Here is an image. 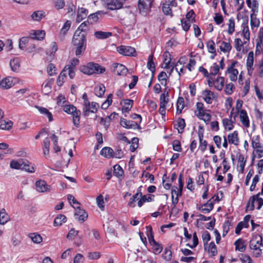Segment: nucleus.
I'll return each mask as SVG.
<instances>
[{
	"label": "nucleus",
	"instance_id": "nucleus-1",
	"mask_svg": "<svg viewBox=\"0 0 263 263\" xmlns=\"http://www.w3.org/2000/svg\"><path fill=\"white\" fill-rule=\"evenodd\" d=\"M87 45L86 37L84 34L74 33L72 41V50L74 51L77 57L82 55L86 50Z\"/></svg>",
	"mask_w": 263,
	"mask_h": 263
},
{
	"label": "nucleus",
	"instance_id": "nucleus-2",
	"mask_svg": "<svg viewBox=\"0 0 263 263\" xmlns=\"http://www.w3.org/2000/svg\"><path fill=\"white\" fill-rule=\"evenodd\" d=\"M80 70L84 74L91 75L94 73H102L105 72V68L97 63L90 62L86 65L81 66L80 67Z\"/></svg>",
	"mask_w": 263,
	"mask_h": 263
},
{
	"label": "nucleus",
	"instance_id": "nucleus-3",
	"mask_svg": "<svg viewBox=\"0 0 263 263\" xmlns=\"http://www.w3.org/2000/svg\"><path fill=\"white\" fill-rule=\"evenodd\" d=\"M63 110L68 113L71 114L73 116V123L77 127L79 126L80 118L81 116V111L77 110V108L73 105H66L63 107Z\"/></svg>",
	"mask_w": 263,
	"mask_h": 263
},
{
	"label": "nucleus",
	"instance_id": "nucleus-4",
	"mask_svg": "<svg viewBox=\"0 0 263 263\" xmlns=\"http://www.w3.org/2000/svg\"><path fill=\"white\" fill-rule=\"evenodd\" d=\"M153 0H139L138 8L140 13L146 15L151 11Z\"/></svg>",
	"mask_w": 263,
	"mask_h": 263
},
{
	"label": "nucleus",
	"instance_id": "nucleus-5",
	"mask_svg": "<svg viewBox=\"0 0 263 263\" xmlns=\"http://www.w3.org/2000/svg\"><path fill=\"white\" fill-rule=\"evenodd\" d=\"M107 9L114 10L122 7L125 0H102Z\"/></svg>",
	"mask_w": 263,
	"mask_h": 263
},
{
	"label": "nucleus",
	"instance_id": "nucleus-6",
	"mask_svg": "<svg viewBox=\"0 0 263 263\" xmlns=\"http://www.w3.org/2000/svg\"><path fill=\"white\" fill-rule=\"evenodd\" d=\"M117 51L121 54L125 56H135L136 50L130 46H120L118 47Z\"/></svg>",
	"mask_w": 263,
	"mask_h": 263
},
{
	"label": "nucleus",
	"instance_id": "nucleus-7",
	"mask_svg": "<svg viewBox=\"0 0 263 263\" xmlns=\"http://www.w3.org/2000/svg\"><path fill=\"white\" fill-rule=\"evenodd\" d=\"M112 72L118 76H125L128 71L127 68L123 65L114 63L112 65Z\"/></svg>",
	"mask_w": 263,
	"mask_h": 263
},
{
	"label": "nucleus",
	"instance_id": "nucleus-8",
	"mask_svg": "<svg viewBox=\"0 0 263 263\" xmlns=\"http://www.w3.org/2000/svg\"><path fill=\"white\" fill-rule=\"evenodd\" d=\"M262 238L260 235H255L250 241L249 247L251 249L258 250L259 247L262 246Z\"/></svg>",
	"mask_w": 263,
	"mask_h": 263
},
{
	"label": "nucleus",
	"instance_id": "nucleus-9",
	"mask_svg": "<svg viewBox=\"0 0 263 263\" xmlns=\"http://www.w3.org/2000/svg\"><path fill=\"white\" fill-rule=\"evenodd\" d=\"M214 204V201H211V199H210L204 204L198 205L197 208L204 214H206L210 213L213 209Z\"/></svg>",
	"mask_w": 263,
	"mask_h": 263
},
{
	"label": "nucleus",
	"instance_id": "nucleus-10",
	"mask_svg": "<svg viewBox=\"0 0 263 263\" xmlns=\"http://www.w3.org/2000/svg\"><path fill=\"white\" fill-rule=\"evenodd\" d=\"M35 187L36 191L41 193L48 192L50 190V186L47 184L45 181L42 180L36 181Z\"/></svg>",
	"mask_w": 263,
	"mask_h": 263
},
{
	"label": "nucleus",
	"instance_id": "nucleus-11",
	"mask_svg": "<svg viewBox=\"0 0 263 263\" xmlns=\"http://www.w3.org/2000/svg\"><path fill=\"white\" fill-rule=\"evenodd\" d=\"M75 208V207H74ZM77 209L76 212L74 214V216L76 219L79 221L84 222L85 221L87 217L88 214L85 211L81 209L79 206H76Z\"/></svg>",
	"mask_w": 263,
	"mask_h": 263
},
{
	"label": "nucleus",
	"instance_id": "nucleus-12",
	"mask_svg": "<svg viewBox=\"0 0 263 263\" xmlns=\"http://www.w3.org/2000/svg\"><path fill=\"white\" fill-rule=\"evenodd\" d=\"M89 29V23L88 21L82 23L74 33L77 34H84L86 37L87 31Z\"/></svg>",
	"mask_w": 263,
	"mask_h": 263
},
{
	"label": "nucleus",
	"instance_id": "nucleus-13",
	"mask_svg": "<svg viewBox=\"0 0 263 263\" xmlns=\"http://www.w3.org/2000/svg\"><path fill=\"white\" fill-rule=\"evenodd\" d=\"M259 136H254L252 140V146L253 148H257L256 152L260 153H263V146L260 143Z\"/></svg>",
	"mask_w": 263,
	"mask_h": 263
},
{
	"label": "nucleus",
	"instance_id": "nucleus-14",
	"mask_svg": "<svg viewBox=\"0 0 263 263\" xmlns=\"http://www.w3.org/2000/svg\"><path fill=\"white\" fill-rule=\"evenodd\" d=\"M14 80L15 79L12 77L6 78L0 81V86L4 88H9L15 84Z\"/></svg>",
	"mask_w": 263,
	"mask_h": 263
},
{
	"label": "nucleus",
	"instance_id": "nucleus-15",
	"mask_svg": "<svg viewBox=\"0 0 263 263\" xmlns=\"http://www.w3.org/2000/svg\"><path fill=\"white\" fill-rule=\"evenodd\" d=\"M32 32L30 33V38L33 40H42L45 36V32L43 30H32Z\"/></svg>",
	"mask_w": 263,
	"mask_h": 263
},
{
	"label": "nucleus",
	"instance_id": "nucleus-16",
	"mask_svg": "<svg viewBox=\"0 0 263 263\" xmlns=\"http://www.w3.org/2000/svg\"><path fill=\"white\" fill-rule=\"evenodd\" d=\"M22 170L32 173L35 171V165L27 159H24Z\"/></svg>",
	"mask_w": 263,
	"mask_h": 263
},
{
	"label": "nucleus",
	"instance_id": "nucleus-17",
	"mask_svg": "<svg viewBox=\"0 0 263 263\" xmlns=\"http://www.w3.org/2000/svg\"><path fill=\"white\" fill-rule=\"evenodd\" d=\"M88 14V11L86 9L79 7L77 11V22L78 23L81 22L87 16Z\"/></svg>",
	"mask_w": 263,
	"mask_h": 263
},
{
	"label": "nucleus",
	"instance_id": "nucleus-18",
	"mask_svg": "<svg viewBox=\"0 0 263 263\" xmlns=\"http://www.w3.org/2000/svg\"><path fill=\"white\" fill-rule=\"evenodd\" d=\"M100 155L106 158L110 159L114 158L115 153L114 151L111 148L109 147H104L101 149Z\"/></svg>",
	"mask_w": 263,
	"mask_h": 263
},
{
	"label": "nucleus",
	"instance_id": "nucleus-19",
	"mask_svg": "<svg viewBox=\"0 0 263 263\" xmlns=\"http://www.w3.org/2000/svg\"><path fill=\"white\" fill-rule=\"evenodd\" d=\"M71 26V22L70 21H67L62 29L60 30V32L59 33V37L61 41H63L64 38L66 34L67 33V31L69 30Z\"/></svg>",
	"mask_w": 263,
	"mask_h": 263
},
{
	"label": "nucleus",
	"instance_id": "nucleus-20",
	"mask_svg": "<svg viewBox=\"0 0 263 263\" xmlns=\"http://www.w3.org/2000/svg\"><path fill=\"white\" fill-rule=\"evenodd\" d=\"M120 124L123 127L126 128H136L137 123L133 121H127L125 119H121Z\"/></svg>",
	"mask_w": 263,
	"mask_h": 263
},
{
	"label": "nucleus",
	"instance_id": "nucleus-21",
	"mask_svg": "<svg viewBox=\"0 0 263 263\" xmlns=\"http://www.w3.org/2000/svg\"><path fill=\"white\" fill-rule=\"evenodd\" d=\"M240 119L241 122L245 127H249V120L245 110L242 109L240 111Z\"/></svg>",
	"mask_w": 263,
	"mask_h": 263
},
{
	"label": "nucleus",
	"instance_id": "nucleus-22",
	"mask_svg": "<svg viewBox=\"0 0 263 263\" xmlns=\"http://www.w3.org/2000/svg\"><path fill=\"white\" fill-rule=\"evenodd\" d=\"M254 63V58H253V52L252 51H250L248 55L247 60V68L248 71V73L250 75H251L250 72L253 70V65Z\"/></svg>",
	"mask_w": 263,
	"mask_h": 263
},
{
	"label": "nucleus",
	"instance_id": "nucleus-23",
	"mask_svg": "<svg viewBox=\"0 0 263 263\" xmlns=\"http://www.w3.org/2000/svg\"><path fill=\"white\" fill-rule=\"evenodd\" d=\"M229 143L237 145L239 143V138L237 131L235 130L233 133L230 134L228 136Z\"/></svg>",
	"mask_w": 263,
	"mask_h": 263
},
{
	"label": "nucleus",
	"instance_id": "nucleus-24",
	"mask_svg": "<svg viewBox=\"0 0 263 263\" xmlns=\"http://www.w3.org/2000/svg\"><path fill=\"white\" fill-rule=\"evenodd\" d=\"M215 88L218 90H221L224 84V78L223 77H220L214 80Z\"/></svg>",
	"mask_w": 263,
	"mask_h": 263
},
{
	"label": "nucleus",
	"instance_id": "nucleus-25",
	"mask_svg": "<svg viewBox=\"0 0 263 263\" xmlns=\"http://www.w3.org/2000/svg\"><path fill=\"white\" fill-rule=\"evenodd\" d=\"M202 95L204 96L203 99L204 101L208 104H211L214 93L210 90L205 89L203 91Z\"/></svg>",
	"mask_w": 263,
	"mask_h": 263
},
{
	"label": "nucleus",
	"instance_id": "nucleus-26",
	"mask_svg": "<svg viewBox=\"0 0 263 263\" xmlns=\"http://www.w3.org/2000/svg\"><path fill=\"white\" fill-rule=\"evenodd\" d=\"M236 250H238L240 252H243L245 251L246 246L244 244V241L242 238L238 239L235 242Z\"/></svg>",
	"mask_w": 263,
	"mask_h": 263
},
{
	"label": "nucleus",
	"instance_id": "nucleus-27",
	"mask_svg": "<svg viewBox=\"0 0 263 263\" xmlns=\"http://www.w3.org/2000/svg\"><path fill=\"white\" fill-rule=\"evenodd\" d=\"M23 160L24 159H19L17 160H12L10 164V167L13 169L22 170Z\"/></svg>",
	"mask_w": 263,
	"mask_h": 263
},
{
	"label": "nucleus",
	"instance_id": "nucleus-28",
	"mask_svg": "<svg viewBox=\"0 0 263 263\" xmlns=\"http://www.w3.org/2000/svg\"><path fill=\"white\" fill-rule=\"evenodd\" d=\"M94 35L98 39H105L111 36L112 33L110 32L98 31L95 32Z\"/></svg>",
	"mask_w": 263,
	"mask_h": 263
},
{
	"label": "nucleus",
	"instance_id": "nucleus-29",
	"mask_svg": "<svg viewBox=\"0 0 263 263\" xmlns=\"http://www.w3.org/2000/svg\"><path fill=\"white\" fill-rule=\"evenodd\" d=\"M9 219V216L5 209H2L0 211V224H5Z\"/></svg>",
	"mask_w": 263,
	"mask_h": 263
},
{
	"label": "nucleus",
	"instance_id": "nucleus-30",
	"mask_svg": "<svg viewBox=\"0 0 263 263\" xmlns=\"http://www.w3.org/2000/svg\"><path fill=\"white\" fill-rule=\"evenodd\" d=\"M124 105L122 106V111L128 112L132 108L133 105V101L129 99H125L123 100Z\"/></svg>",
	"mask_w": 263,
	"mask_h": 263
},
{
	"label": "nucleus",
	"instance_id": "nucleus-31",
	"mask_svg": "<svg viewBox=\"0 0 263 263\" xmlns=\"http://www.w3.org/2000/svg\"><path fill=\"white\" fill-rule=\"evenodd\" d=\"M169 92L165 89L164 92L161 95L160 97V105H166L169 101Z\"/></svg>",
	"mask_w": 263,
	"mask_h": 263
},
{
	"label": "nucleus",
	"instance_id": "nucleus-32",
	"mask_svg": "<svg viewBox=\"0 0 263 263\" xmlns=\"http://www.w3.org/2000/svg\"><path fill=\"white\" fill-rule=\"evenodd\" d=\"M163 57L164 58L163 62L165 64V66L163 67V68L165 69L168 68L169 67V65L171 64V54L168 51H166L164 52Z\"/></svg>",
	"mask_w": 263,
	"mask_h": 263
},
{
	"label": "nucleus",
	"instance_id": "nucleus-33",
	"mask_svg": "<svg viewBox=\"0 0 263 263\" xmlns=\"http://www.w3.org/2000/svg\"><path fill=\"white\" fill-rule=\"evenodd\" d=\"M95 95L99 97H101L103 95H104L105 91V86L103 84H100L99 85L95 87Z\"/></svg>",
	"mask_w": 263,
	"mask_h": 263
},
{
	"label": "nucleus",
	"instance_id": "nucleus-34",
	"mask_svg": "<svg viewBox=\"0 0 263 263\" xmlns=\"http://www.w3.org/2000/svg\"><path fill=\"white\" fill-rule=\"evenodd\" d=\"M31 18L34 21H40L45 16L44 12L43 11H36L31 14Z\"/></svg>",
	"mask_w": 263,
	"mask_h": 263
},
{
	"label": "nucleus",
	"instance_id": "nucleus-35",
	"mask_svg": "<svg viewBox=\"0 0 263 263\" xmlns=\"http://www.w3.org/2000/svg\"><path fill=\"white\" fill-rule=\"evenodd\" d=\"M10 66L12 70L13 71H17L20 67L19 59L17 58H16L11 60L10 62Z\"/></svg>",
	"mask_w": 263,
	"mask_h": 263
},
{
	"label": "nucleus",
	"instance_id": "nucleus-36",
	"mask_svg": "<svg viewBox=\"0 0 263 263\" xmlns=\"http://www.w3.org/2000/svg\"><path fill=\"white\" fill-rule=\"evenodd\" d=\"M147 67L152 72V74H154V72L155 71V66L153 61V54H151L148 57V62L147 63Z\"/></svg>",
	"mask_w": 263,
	"mask_h": 263
},
{
	"label": "nucleus",
	"instance_id": "nucleus-37",
	"mask_svg": "<svg viewBox=\"0 0 263 263\" xmlns=\"http://www.w3.org/2000/svg\"><path fill=\"white\" fill-rule=\"evenodd\" d=\"M220 49L224 53L229 52L232 49V46L230 43L222 41L220 46Z\"/></svg>",
	"mask_w": 263,
	"mask_h": 263
},
{
	"label": "nucleus",
	"instance_id": "nucleus-38",
	"mask_svg": "<svg viewBox=\"0 0 263 263\" xmlns=\"http://www.w3.org/2000/svg\"><path fill=\"white\" fill-rule=\"evenodd\" d=\"M184 99L183 97H179L177 102V114H179L181 112L184 108Z\"/></svg>",
	"mask_w": 263,
	"mask_h": 263
},
{
	"label": "nucleus",
	"instance_id": "nucleus-39",
	"mask_svg": "<svg viewBox=\"0 0 263 263\" xmlns=\"http://www.w3.org/2000/svg\"><path fill=\"white\" fill-rule=\"evenodd\" d=\"M12 124V122L10 121L7 122L4 120H2V119H0L1 129L9 130L11 128Z\"/></svg>",
	"mask_w": 263,
	"mask_h": 263
},
{
	"label": "nucleus",
	"instance_id": "nucleus-40",
	"mask_svg": "<svg viewBox=\"0 0 263 263\" xmlns=\"http://www.w3.org/2000/svg\"><path fill=\"white\" fill-rule=\"evenodd\" d=\"M197 109L198 111V114H197V116L200 118L205 115V112L204 110V105L201 102H197L196 104Z\"/></svg>",
	"mask_w": 263,
	"mask_h": 263
},
{
	"label": "nucleus",
	"instance_id": "nucleus-41",
	"mask_svg": "<svg viewBox=\"0 0 263 263\" xmlns=\"http://www.w3.org/2000/svg\"><path fill=\"white\" fill-rule=\"evenodd\" d=\"M260 21L259 20L256 18V15L253 12L251 14V21L250 24L252 28L258 27L259 25Z\"/></svg>",
	"mask_w": 263,
	"mask_h": 263
},
{
	"label": "nucleus",
	"instance_id": "nucleus-42",
	"mask_svg": "<svg viewBox=\"0 0 263 263\" xmlns=\"http://www.w3.org/2000/svg\"><path fill=\"white\" fill-rule=\"evenodd\" d=\"M234 121L231 120V119H228L227 118H224L222 120L223 125L226 129H228V130H231L233 128V123Z\"/></svg>",
	"mask_w": 263,
	"mask_h": 263
},
{
	"label": "nucleus",
	"instance_id": "nucleus-43",
	"mask_svg": "<svg viewBox=\"0 0 263 263\" xmlns=\"http://www.w3.org/2000/svg\"><path fill=\"white\" fill-rule=\"evenodd\" d=\"M29 236L35 243H40L43 240L42 236L37 233H31Z\"/></svg>",
	"mask_w": 263,
	"mask_h": 263
},
{
	"label": "nucleus",
	"instance_id": "nucleus-44",
	"mask_svg": "<svg viewBox=\"0 0 263 263\" xmlns=\"http://www.w3.org/2000/svg\"><path fill=\"white\" fill-rule=\"evenodd\" d=\"M66 217L65 215L62 214L58 215L54 219V226H61L63 222H65L66 221Z\"/></svg>",
	"mask_w": 263,
	"mask_h": 263
},
{
	"label": "nucleus",
	"instance_id": "nucleus-45",
	"mask_svg": "<svg viewBox=\"0 0 263 263\" xmlns=\"http://www.w3.org/2000/svg\"><path fill=\"white\" fill-rule=\"evenodd\" d=\"M162 11L165 15H171L172 16L173 15L172 9L170 7V4L167 3H164L162 6Z\"/></svg>",
	"mask_w": 263,
	"mask_h": 263
},
{
	"label": "nucleus",
	"instance_id": "nucleus-46",
	"mask_svg": "<svg viewBox=\"0 0 263 263\" xmlns=\"http://www.w3.org/2000/svg\"><path fill=\"white\" fill-rule=\"evenodd\" d=\"M177 123V124H175V126L177 125L178 127L180 128V129H178V133H182L185 126V120L182 118H179Z\"/></svg>",
	"mask_w": 263,
	"mask_h": 263
},
{
	"label": "nucleus",
	"instance_id": "nucleus-47",
	"mask_svg": "<svg viewBox=\"0 0 263 263\" xmlns=\"http://www.w3.org/2000/svg\"><path fill=\"white\" fill-rule=\"evenodd\" d=\"M151 246H152L153 252L155 254H159L162 252L163 249L162 246L157 242Z\"/></svg>",
	"mask_w": 263,
	"mask_h": 263
},
{
	"label": "nucleus",
	"instance_id": "nucleus-48",
	"mask_svg": "<svg viewBox=\"0 0 263 263\" xmlns=\"http://www.w3.org/2000/svg\"><path fill=\"white\" fill-rule=\"evenodd\" d=\"M44 149L43 153L44 155H48L49 153V147H50V140L48 138H46L44 140Z\"/></svg>",
	"mask_w": 263,
	"mask_h": 263
},
{
	"label": "nucleus",
	"instance_id": "nucleus-49",
	"mask_svg": "<svg viewBox=\"0 0 263 263\" xmlns=\"http://www.w3.org/2000/svg\"><path fill=\"white\" fill-rule=\"evenodd\" d=\"M229 23L228 32L229 34H232L235 31V21L233 17H231L229 20Z\"/></svg>",
	"mask_w": 263,
	"mask_h": 263
},
{
	"label": "nucleus",
	"instance_id": "nucleus-50",
	"mask_svg": "<svg viewBox=\"0 0 263 263\" xmlns=\"http://www.w3.org/2000/svg\"><path fill=\"white\" fill-rule=\"evenodd\" d=\"M67 70V69L66 68V66L64 68L62 71L60 73L58 79H57V84L59 86H61L62 85V80H61V78L62 79H64V78L66 76V71Z\"/></svg>",
	"mask_w": 263,
	"mask_h": 263
},
{
	"label": "nucleus",
	"instance_id": "nucleus-51",
	"mask_svg": "<svg viewBox=\"0 0 263 263\" xmlns=\"http://www.w3.org/2000/svg\"><path fill=\"white\" fill-rule=\"evenodd\" d=\"M219 67L216 63H214L213 66L210 68V75L211 76H215L219 73Z\"/></svg>",
	"mask_w": 263,
	"mask_h": 263
},
{
	"label": "nucleus",
	"instance_id": "nucleus-52",
	"mask_svg": "<svg viewBox=\"0 0 263 263\" xmlns=\"http://www.w3.org/2000/svg\"><path fill=\"white\" fill-rule=\"evenodd\" d=\"M114 174L117 177L122 176L124 173L122 167L118 164L114 166Z\"/></svg>",
	"mask_w": 263,
	"mask_h": 263
},
{
	"label": "nucleus",
	"instance_id": "nucleus-53",
	"mask_svg": "<svg viewBox=\"0 0 263 263\" xmlns=\"http://www.w3.org/2000/svg\"><path fill=\"white\" fill-rule=\"evenodd\" d=\"M227 72L230 73V79L232 81H235L237 80L238 71L237 69L227 70Z\"/></svg>",
	"mask_w": 263,
	"mask_h": 263
},
{
	"label": "nucleus",
	"instance_id": "nucleus-54",
	"mask_svg": "<svg viewBox=\"0 0 263 263\" xmlns=\"http://www.w3.org/2000/svg\"><path fill=\"white\" fill-rule=\"evenodd\" d=\"M255 200H257L255 196H252L248 202L247 205V210H249L250 211H253L254 209V202Z\"/></svg>",
	"mask_w": 263,
	"mask_h": 263
},
{
	"label": "nucleus",
	"instance_id": "nucleus-55",
	"mask_svg": "<svg viewBox=\"0 0 263 263\" xmlns=\"http://www.w3.org/2000/svg\"><path fill=\"white\" fill-rule=\"evenodd\" d=\"M100 14V12L98 11L96 13L90 14L88 16L87 21H89L90 24H92L93 23L96 22L99 19L98 14Z\"/></svg>",
	"mask_w": 263,
	"mask_h": 263
},
{
	"label": "nucleus",
	"instance_id": "nucleus-56",
	"mask_svg": "<svg viewBox=\"0 0 263 263\" xmlns=\"http://www.w3.org/2000/svg\"><path fill=\"white\" fill-rule=\"evenodd\" d=\"M238 162L239 163V166L240 167V172L243 173L244 168L246 165V161L245 160L244 157L242 155L240 154L238 157Z\"/></svg>",
	"mask_w": 263,
	"mask_h": 263
},
{
	"label": "nucleus",
	"instance_id": "nucleus-57",
	"mask_svg": "<svg viewBox=\"0 0 263 263\" xmlns=\"http://www.w3.org/2000/svg\"><path fill=\"white\" fill-rule=\"evenodd\" d=\"M167 74L165 72L161 71L158 76V79L159 81L161 82V84L163 85V81H164V86H166L167 85Z\"/></svg>",
	"mask_w": 263,
	"mask_h": 263
},
{
	"label": "nucleus",
	"instance_id": "nucleus-58",
	"mask_svg": "<svg viewBox=\"0 0 263 263\" xmlns=\"http://www.w3.org/2000/svg\"><path fill=\"white\" fill-rule=\"evenodd\" d=\"M202 238L203 240V245L204 246H205L206 245H207L208 242L211 239L210 234L208 231H205L203 233L202 235Z\"/></svg>",
	"mask_w": 263,
	"mask_h": 263
},
{
	"label": "nucleus",
	"instance_id": "nucleus-59",
	"mask_svg": "<svg viewBox=\"0 0 263 263\" xmlns=\"http://www.w3.org/2000/svg\"><path fill=\"white\" fill-rule=\"evenodd\" d=\"M206 46L209 52H215V43L213 40H209L206 43Z\"/></svg>",
	"mask_w": 263,
	"mask_h": 263
},
{
	"label": "nucleus",
	"instance_id": "nucleus-60",
	"mask_svg": "<svg viewBox=\"0 0 263 263\" xmlns=\"http://www.w3.org/2000/svg\"><path fill=\"white\" fill-rule=\"evenodd\" d=\"M96 200L98 206L101 209V210H104V202L103 199V196L102 195H100L99 196L97 197Z\"/></svg>",
	"mask_w": 263,
	"mask_h": 263
},
{
	"label": "nucleus",
	"instance_id": "nucleus-61",
	"mask_svg": "<svg viewBox=\"0 0 263 263\" xmlns=\"http://www.w3.org/2000/svg\"><path fill=\"white\" fill-rule=\"evenodd\" d=\"M234 89V85L232 83H230L227 85H226L225 87V92L226 94L230 95H231L233 92V90Z\"/></svg>",
	"mask_w": 263,
	"mask_h": 263
},
{
	"label": "nucleus",
	"instance_id": "nucleus-62",
	"mask_svg": "<svg viewBox=\"0 0 263 263\" xmlns=\"http://www.w3.org/2000/svg\"><path fill=\"white\" fill-rule=\"evenodd\" d=\"M30 37H22L19 41V48L21 49H24L25 48L24 45L28 42Z\"/></svg>",
	"mask_w": 263,
	"mask_h": 263
},
{
	"label": "nucleus",
	"instance_id": "nucleus-63",
	"mask_svg": "<svg viewBox=\"0 0 263 263\" xmlns=\"http://www.w3.org/2000/svg\"><path fill=\"white\" fill-rule=\"evenodd\" d=\"M173 147L175 151L180 152L182 151L181 143L178 140H175L173 142Z\"/></svg>",
	"mask_w": 263,
	"mask_h": 263
},
{
	"label": "nucleus",
	"instance_id": "nucleus-64",
	"mask_svg": "<svg viewBox=\"0 0 263 263\" xmlns=\"http://www.w3.org/2000/svg\"><path fill=\"white\" fill-rule=\"evenodd\" d=\"M241 256L240 259L242 263H253V260L248 255L242 254Z\"/></svg>",
	"mask_w": 263,
	"mask_h": 263
}]
</instances>
